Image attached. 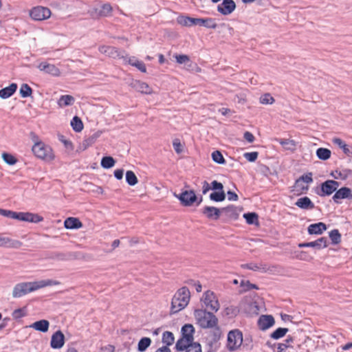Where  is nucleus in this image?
<instances>
[{
	"label": "nucleus",
	"instance_id": "obj_39",
	"mask_svg": "<svg viewBox=\"0 0 352 352\" xmlns=\"http://www.w3.org/2000/svg\"><path fill=\"white\" fill-rule=\"evenodd\" d=\"M243 217L246 220L247 223L252 224H257L258 216L255 212H248L243 214Z\"/></svg>",
	"mask_w": 352,
	"mask_h": 352
},
{
	"label": "nucleus",
	"instance_id": "obj_23",
	"mask_svg": "<svg viewBox=\"0 0 352 352\" xmlns=\"http://www.w3.org/2000/svg\"><path fill=\"white\" fill-rule=\"evenodd\" d=\"M200 25L204 26L210 29H215L217 27V24L215 21L214 19L212 18H206V19H199L195 18V25Z\"/></svg>",
	"mask_w": 352,
	"mask_h": 352
},
{
	"label": "nucleus",
	"instance_id": "obj_9",
	"mask_svg": "<svg viewBox=\"0 0 352 352\" xmlns=\"http://www.w3.org/2000/svg\"><path fill=\"white\" fill-rule=\"evenodd\" d=\"M240 310L248 314H258V306L250 297H245L239 303Z\"/></svg>",
	"mask_w": 352,
	"mask_h": 352
},
{
	"label": "nucleus",
	"instance_id": "obj_18",
	"mask_svg": "<svg viewBox=\"0 0 352 352\" xmlns=\"http://www.w3.org/2000/svg\"><path fill=\"white\" fill-rule=\"evenodd\" d=\"M38 68L40 71L44 72L53 76H59L60 75V69L53 64L42 62L38 65Z\"/></svg>",
	"mask_w": 352,
	"mask_h": 352
},
{
	"label": "nucleus",
	"instance_id": "obj_32",
	"mask_svg": "<svg viewBox=\"0 0 352 352\" xmlns=\"http://www.w3.org/2000/svg\"><path fill=\"white\" fill-rule=\"evenodd\" d=\"M332 142L342 149L344 154L347 156H352V150L349 148V146L340 138H333Z\"/></svg>",
	"mask_w": 352,
	"mask_h": 352
},
{
	"label": "nucleus",
	"instance_id": "obj_8",
	"mask_svg": "<svg viewBox=\"0 0 352 352\" xmlns=\"http://www.w3.org/2000/svg\"><path fill=\"white\" fill-rule=\"evenodd\" d=\"M339 186V182L329 179L321 184L320 189L316 193L320 197L329 196L336 192Z\"/></svg>",
	"mask_w": 352,
	"mask_h": 352
},
{
	"label": "nucleus",
	"instance_id": "obj_38",
	"mask_svg": "<svg viewBox=\"0 0 352 352\" xmlns=\"http://www.w3.org/2000/svg\"><path fill=\"white\" fill-rule=\"evenodd\" d=\"M115 164V160L111 156L103 157L100 162L101 166L104 168H112Z\"/></svg>",
	"mask_w": 352,
	"mask_h": 352
},
{
	"label": "nucleus",
	"instance_id": "obj_42",
	"mask_svg": "<svg viewBox=\"0 0 352 352\" xmlns=\"http://www.w3.org/2000/svg\"><path fill=\"white\" fill-rule=\"evenodd\" d=\"M313 182L312 179V173H308L307 174L302 175L296 181V186H300L302 182L306 184H310Z\"/></svg>",
	"mask_w": 352,
	"mask_h": 352
},
{
	"label": "nucleus",
	"instance_id": "obj_24",
	"mask_svg": "<svg viewBox=\"0 0 352 352\" xmlns=\"http://www.w3.org/2000/svg\"><path fill=\"white\" fill-rule=\"evenodd\" d=\"M243 268L251 270L253 271H261L263 272H273L274 266L267 267L266 265H258L256 263H247L241 265Z\"/></svg>",
	"mask_w": 352,
	"mask_h": 352
},
{
	"label": "nucleus",
	"instance_id": "obj_45",
	"mask_svg": "<svg viewBox=\"0 0 352 352\" xmlns=\"http://www.w3.org/2000/svg\"><path fill=\"white\" fill-rule=\"evenodd\" d=\"M329 236L332 244L337 245L340 243L341 234L338 230L335 229L329 232Z\"/></svg>",
	"mask_w": 352,
	"mask_h": 352
},
{
	"label": "nucleus",
	"instance_id": "obj_47",
	"mask_svg": "<svg viewBox=\"0 0 352 352\" xmlns=\"http://www.w3.org/2000/svg\"><path fill=\"white\" fill-rule=\"evenodd\" d=\"M239 307H238L233 305L227 307L224 310L225 315L228 316L229 318L235 317L239 314Z\"/></svg>",
	"mask_w": 352,
	"mask_h": 352
},
{
	"label": "nucleus",
	"instance_id": "obj_25",
	"mask_svg": "<svg viewBox=\"0 0 352 352\" xmlns=\"http://www.w3.org/2000/svg\"><path fill=\"white\" fill-rule=\"evenodd\" d=\"M221 213L232 219H236L239 215L240 210L233 205H230L227 207L221 208Z\"/></svg>",
	"mask_w": 352,
	"mask_h": 352
},
{
	"label": "nucleus",
	"instance_id": "obj_20",
	"mask_svg": "<svg viewBox=\"0 0 352 352\" xmlns=\"http://www.w3.org/2000/svg\"><path fill=\"white\" fill-rule=\"evenodd\" d=\"M65 336L60 331H56L52 336L50 346L52 349H58L63 346Z\"/></svg>",
	"mask_w": 352,
	"mask_h": 352
},
{
	"label": "nucleus",
	"instance_id": "obj_12",
	"mask_svg": "<svg viewBox=\"0 0 352 352\" xmlns=\"http://www.w3.org/2000/svg\"><path fill=\"white\" fill-rule=\"evenodd\" d=\"M129 85L137 91L144 94L153 93V89L147 83L138 80H132Z\"/></svg>",
	"mask_w": 352,
	"mask_h": 352
},
{
	"label": "nucleus",
	"instance_id": "obj_43",
	"mask_svg": "<svg viewBox=\"0 0 352 352\" xmlns=\"http://www.w3.org/2000/svg\"><path fill=\"white\" fill-rule=\"evenodd\" d=\"M126 182L129 186H135L138 184V179L132 170H127L126 172Z\"/></svg>",
	"mask_w": 352,
	"mask_h": 352
},
{
	"label": "nucleus",
	"instance_id": "obj_15",
	"mask_svg": "<svg viewBox=\"0 0 352 352\" xmlns=\"http://www.w3.org/2000/svg\"><path fill=\"white\" fill-rule=\"evenodd\" d=\"M22 246L20 241L4 236L0 234V248L19 249Z\"/></svg>",
	"mask_w": 352,
	"mask_h": 352
},
{
	"label": "nucleus",
	"instance_id": "obj_6",
	"mask_svg": "<svg viewBox=\"0 0 352 352\" xmlns=\"http://www.w3.org/2000/svg\"><path fill=\"white\" fill-rule=\"evenodd\" d=\"M201 301L206 307L214 312H217L220 308V304L216 294L210 290H207L204 293Z\"/></svg>",
	"mask_w": 352,
	"mask_h": 352
},
{
	"label": "nucleus",
	"instance_id": "obj_60",
	"mask_svg": "<svg viewBox=\"0 0 352 352\" xmlns=\"http://www.w3.org/2000/svg\"><path fill=\"white\" fill-rule=\"evenodd\" d=\"M258 155L257 152H250L244 153L243 156L248 161L253 162L257 159Z\"/></svg>",
	"mask_w": 352,
	"mask_h": 352
},
{
	"label": "nucleus",
	"instance_id": "obj_21",
	"mask_svg": "<svg viewBox=\"0 0 352 352\" xmlns=\"http://www.w3.org/2000/svg\"><path fill=\"white\" fill-rule=\"evenodd\" d=\"M275 323L274 318L271 315H263L258 320V325L261 330H266Z\"/></svg>",
	"mask_w": 352,
	"mask_h": 352
},
{
	"label": "nucleus",
	"instance_id": "obj_11",
	"mask_svg": "<svg viewBox=\"0 0 352 352\" xmlns=\"http://www.w3.org/2000/svg\"><path fill=\"white\" fill-rule=\"evenodd\" d=\"M175 196L180 201L184 206H191L196 202L198 197L192 190H184L179 195L175 194Z\"/></svg>",
	"mask_w": 352,
	"mask_h": 352
},
{
	"label": "nucleus",
	"instance_id": "obj_19",
	"mask_svg": "<svg viewBox=\"0 0 352 352\" xmlns=\"http://www.w3.org/2000/svg\"><path fill=\"white\" fill-rule=\"evenodd\" d=\"M201 213L208 219L217 220L219 219L221 210L214 206H205L201 209Z\"/></svg>",
	"mask_w": 352,
	"mask_h": 352
},
{
	"label": "nucleus",
	"instance_id": "obj_44",
	"mask_svg": "<svg viewBox=\"0 0 352 352\" xmlns=\"http://www.w3.org/2000/svg\"><path fill=\"white\" fill-rule=\"evenodd\" d=\"M175 338L173 333L170 331H165L162 335V342L166 344V346L172 345L174 342Z\"/></svg>",
	"mask_w": 352,
	"mask_h": 352
},
{
	"label": "nucleus",
	"instance_id": "obj_5",
	"mask_svg": "<svg viewBox=\"0 0 352 352\" xmlns=\"http://www.w3.org/2000/svg\"><path fill=\"white\" fill-rule=\"evenodd\" d=\"M32 150L34 154L38 158L52 160L54 157L52 148L42 142L35 143Z\"/></svg>",
	"mask_w": 352,
	"mask_h": 352
},
{
	"label": "nucleus",
	"instance_id": "obj_7",
	"mask_svg": "<svg viewBox=\"0 0 352 352\" xmlns=\"http://www.w3.org/2000/svg\"><path fill=\"white\" fill-rule=\"evenodd\" d=\"M113 10L111 6L109 3L103 4L100 8H91L88 10V14L91 18L94 19H98L102 17H107L111 15Z\"/></svg>",
	"mask_w": 352,
	"mask_h": 352
},
{
	"label": "nucleus",
	"instance_id": "obj_4",
	"mask_svg": "<svg viewBox=\"0 0 352 352\" xmlns=\"http://www.w3.org/2000/svg\"><path fill=\"white\" fill-rule=\"evenodd\" d=\"M243 343V333L239 329L229 331L227 338V347L230 351L237 350Z\"/></svg>",
	"mask_w": 352,
	"mask_h": 352
},
{
	"label": "nucleus",
	"instance_id": "obj_2",
	"mask_svg": "<svg viewBox=\"0 0 352 352\" xmlns=\"http://www.w3.org/2000/svg\"><path fill=\"white\" fill-rule=\"evenodd\" d=\"M194 316L197 320V323L201 328H214V340H217L221 337V330L218 327V318L215 315L206 309H199L195 310Z\"/></svg>",
	"mask_w": 352,
	"mask_h": 352
},
{
	"label": "nucleus",
	"instance_id": "obj_35",
	"mask_svg": "<svg viewBox=\"0 0 352 352\" xmlns=\"http://www.w3.org/2000/svg\"><path fill=\"white\" fill-rule=\"evenodd\" d=\"M192 342V340H189L186 338L182 337L179 340H177L175 344V348L177 351H184L187 349L188 345Z\"/></svg>",
	"mask_w": 352,
	"mask_h": 352
},
{
	"label": "nucleus",
	"instance_id": "obj_31",
	"mask_svg": "<svg viewBox=\"0 0 352 352\" xmlns=\"http://www.w3.org/2000/svg\"><path fill=\"white\" fill-rule=\"evenodd\" d=\"M17 85L16 83H12L8 87L0 89V98L6 99L14 94L16 91Z\"/></svg>",
	"mask_w": 352,
	"mask_h": 352
},
{
	"label": "nucleus",
	"instance_id": "obj_51",
	"mask_svg": "<svg viewBox=\"0 0 352 352\" xmlns=\"http://www.w3.org/2000/svg\"><path fill=\"white\" fill-rule=\"evenodd\" d=\"M212 160L219 164H223L226 163L224 157H223L221 153L219 151H215L212 153Z\"/></svg>",
	"mask_w": 352,
	"mask_h": 352
},
{
	"label": "nucleus",
	"instance_id": "obj_13",
	"mask_svg": "<svg viewBox=\"0 0 352 352\" xmlns=\"http://www.w3.org/2000/svg\"><path fill=\"white\" fill-rule=\"evenodd\" d=\"M16 219L22 221L38 223V222L42 221L43 220V218L37 214L21 212H17Z\"/></svg>",
	"mask_w": 352,
	"mask_h": 352
},
{
	"label": "nucleus",
	"instance_id": "obj_50",
	"mask_svg": "<svg viewBox=\"0 0 352 352\" xmlns=\"http://www.w3.org/2000/svg\"><path fill=\"white\" fill-rule=\"evenodd\" d=\"M19 92L21 97L27 98L32 95V89L28 84H22Z\"/></svg>",
	"mask_w": 352,
	"mask_h": 352
},
{
	"label": "nucleus",
	"instance_id": "obj_30",
	"mask_svg": "<svg viewBox=\"0 0 352 352\" xmlns=\"http://www.w3.org/2000/svg\"><path fill=\"white\" fill-rule=\"evenodd\" d=\"M276 141H277L286 151H294L296 148L297 144L294 140L276 139Z\"/></svg>",
	"mask_w": 352,
	"mask_h": 352
},
{
	"label": "nucleus",
	"instance_id": "obj_16",
	"mask_svg": "<svg viewBox=\"0 0 352 352\" xmlns=\"http://www.w3.org/2000/svg\"><path fill=\"white\" fill-rule=\"evenodd\" d=\"M327 245H328L327 238L321 237L314 241L299 243L298 247H300V248H314L317 250H320V249L327 248Z\"/></svg>",
	"mask_w": 352,
	"mask_h": 352
},
{
	"label": "nucleus",
	"instance_id": "obj_22",
	"mask_svg": "<svg viewBox=\"0 0 352 352\" xmlns=\"http://www.w3.org/2000/svg\"><path fill=\"white\" fill-rule=\"evenodd\" d=\"M332 198L336 203H338L342 199L352 198V190L347 187H342L336 190Z\"/></svg>",
	"mask_w": 352,
	"mask_h": 352
},
{
	"label": "nucleus",
	"instance_id": "obj_29",
	"mask_svg": "<svg viewBox=\"0 0 352 352\" xmlns=\"http://www.w3.org/2000/svg\"><path fill=\"white\" fill-rule=\"evenodd\" d=\"M295 205L298 208L305 210H311L314 208V203L308 197H304L298 199L295 203Z\"/></svg>",
	"mask_w": 352,
	"mask_h": 352
},
{
	"label": "nucleus",
	"instance_id": "obj_27",
	"mask_svg": "<svg viewBox=\"0 0 352 352\" xmlns=\"http://www.w3.org/2000/svg\"><path fill=\"white\" fill-rule=\"evenodd\" d=\"M326 230V224L322 222H319L309 225L307 231L309 234H321Z\"/></svg>",
	"mask_w": 352,
	"mask_h": 352
},
{
	"label": "nucleus",
	"instance_id": "obj_55",
	"mask_svg": "<svg viewBox=\"0 0 352 352\" xmlns=\"http://www.w3.org/2000/svg\"><path fill=\"white\" fill-rule=\"evenodd\" d=\"M186 352H201V346L198 342H193V341L188 345L185 350Z\"/></svg>",
	"mask_w": 352,
	"mask_h": 352
},
{
	"label": "nucleus",
	"instance_id": "obj_36",
	"mask_svg": "<svg viewBox=\"0 0 352 352\" xmlns=\"http://www.w3.org/2000/svg\"><path fill=\"white\" fill-rule=\"evenodd\" d=\"M331 152L329 149L325 148H319L316 151V155L318 159L327 160L330 158Z\"/></svg>",
	"mask_w": 352,
	"mask_h": 352
},
{
	"label": "nucleus",
	"instance_id": "obj_52",
	"mask_svg": "<svg viewBox=\"0 0 352 352\" xmlns=\"http://www.w3.org/2000/svg\"><path fill=\"white\" fill-rule=\"evenodd\" d=\"M2 158L8 165H14L17 162V160L14 155L7 153H3L2 154Z\"/></svg>",
	"mask_w": 352,
	"mask_h": 352
},
{
	"label": "nucleus",
	"instance_id": "obj_14",
	"mask_svg": "<svg viewBox=\"0 0 352 352\" xmlns=\"http://www.w3.org/2000/svg\"><path fill=\"white\" fill-rule=\"evenodd\" d=\"M99 52L106 56L112 58H123L124 56L122 53L115 47L113 46H100Z\"/></svg>",
	"mask_w": 352,
	"mask_h": 352
},
{
	"label": "nucleus",
	"instance_id": "obj_28",
	"mask_svg": "<svg viewBox=\"0 0 352 352\" xmlns=\"http://www.w3.org/2000/svg\"><path fill=\"white\" fill-rule=\"evenodd\" d=\"M64 226L67 229H78L82 227V223L78 218L68 217L65 220Z\"/></svg>",
	"mask_w": 352,
	"mask_h": 352
},
{
	"label": "nucleus",
	"instance_id": "obj_59",
	"mask_svg": "<svg viewBox=\"0 0 352 352\" xmlns=\"http://www.w3.org/2000/svg\"><path fill=\"white\" fill-rule=\"evenodd\" d=\"M175 58L176 59V61L179 64H186L190 62V58L188 56L185 54H176L175 56Z\"/></svg>",
	"mask_w": 352,
	"mask_h": 352
},
{
	"label": "nucleus",
	"instance_id": "obj_10",
	"mask_svg": "<svg viewBox=\"0 0 352 352\" xmlns=\"http://www.w3.org/2000/svg\"><path fill=\"white\" fill-rule=\"evenodd\" d=\"M51 10L46 7L36 6L30 11V17L34 21L47 19L51 16Z\"/></svg>",
	"mask_w": 352,
	"mask_h": 352
},
{
	"label": "nucleus",
	"instance_id": "obj_46",
	"mask_svg": "<svg viewBox=\"0 0 352 352\" xmlns=\"http://www.w3.org/2000/svg\"><path fill=\"white\" fill-rule=\"evenodd\" d=\"M151 340L149 338H142L138 342V349L140 352L144 351L151 344Z\"/></svg>",
	"mask_w": 352,
	"mask_h": 352
},
{
	"label": "nucleus",
	"instance_id": "obj_48",
	"mask_svg": "<svg viewBox=\"0 0 352 352\" xmlns=\"http://www.w3.org/2000/svg\"><path fill=\"white\" fill-rule=\"evenodd\" d=\"M294 339L291 336H288L287 339L285 340V342L278 343L277 346L278 352H285V351L291 346L290 343L293 342Z\"/></svg>",
	"mask_w": 352,
	"mask_h": 352
},
{
	"label": "nucleus",
	"instance_id": "obj_64",
	"mask_svg": "<svg viewBox=\"0 0 352 352\" xmlns=\"http://www.w3.org/2000/svg\"><path fill=\"white\" fill-rule=\"evenodd\" d=\"M188 283L189 285H195V289H196V291H197V292H200L201 291L202 286H201V285L200 284V283H199V282H198V281H197V282H196V281H195V280H190L188 282Z\"/></svg>",
	"mask_w": 352,
	"mask_h": 352
},
{
	"label": "nucleus",
	"instance_id": "obj_61",
	"mask_svg": "<svg viewBox=\"0 0 352 352\" xmlns=\"http://www.w3.org/2000/svg\"><path fill=\"white\" fill-rule=\"evenodd\" d=\"M211 189L213 190L222 191L223 190V186L221 183L214 180L211 183Z\"/></svg>",
	"mask_w": 352,
	"mask_h": 352
},
{
	"label": "nucleus",
	"instance_id": "obj_53",
	"mask_svg": "<svg viewBox=\"0 0 352 352\" xmlns=\"http://www.w3.org/2000/svg\"><path fill=\"white\" fill-rule=\"evenodd\" d=\"M129 64L135 67L138 69L143 73L146 72V68L145 64L140 60H135V62H132L131 60L129 61Z\"/></svg>",
	"mask_w": 352,
	"mask_h": 352
},
{
	"label": "nucleus",
	"instance_id": "obj_34",
	"mask_svg": "<svg viewBox=\"0 0 352 352\" xmlns=\"http://www.w3.org/2000/svg\"><path fill=\"white\" fill-rule=\"evenodd\" d=\"M74 98L70 95L61 96L58 101V104L60 107L70 106L74 102Z\"/></svg>",
	"mask_w": 352,
	"mask_h": 352
},
{
	"label": "nucleus",
	"instance_id": "obj_49",
	"mask_svg": "<svg viewBox=\"0 0 352 352\" xmlns=\"http://www.w3.org/2000/svg\"><path fill=\"white\" fill-rule=\"evenodd\" d=\"M289 329L287 328H278L276 329L272 334L271 338L275 340H278L280 338H283L285 336V334L288 332Z\"/></svg>",
	"mask_w": 352,
	"mask_h": 352
},
{
	"label": "nucleus",
	"instance_id": "obj_40",
	"mask_svg": "<svg viewBox=\"0 0 352 352\" xmlns=\"http://www.w3.org/2000/svg\"><path fill=\"white\" fill-rule=\"evenodd\" d=\"M210 199L212 201L220 202L223 201L226 199V194L223 190L222 191H214L210 195Z\"/></svg>",
	"mask_w": 352,
	"mask_h": 352
},
{
	"label": "nucleus",
	"instance_id": "obj_62",
	"mask_svg": "<svg viewBox=\"0 0 352 352\" xmlns=\"http://www.w3.org/2000/svg\"><path fill=\"white\" fill-rule=\"evenodd\" d=\"M173 148H174V149H175L176 153H180L182 151V150L181 148L182 144H181L180 142L178 140H174L173 143Z\"/></svg>",
	"mask_w": 352,
	"mask_h": 352
},
{
	"label": "nucleus",
	"instance_id": "obj_17",
	"mask_svg": "<svg viewBox=\"0 0 352 352\" xmlns=\"http://www.w3.org/2000/svg\"><path fill=\"white\" fill-rule=\"evenodd\" d=\"M236 8V4L233 0H223L218 5L217 11L223 15L231 14Z\"/></svg>",
	"mask_w": 352,
	"mask_h": 352
},
{
	"label": "nucleus",
	"instance_id": "obj_58",
	"mask_svg": "<svg viewBox=\"0 0 352 352\" xmlns=\"http://www.w3.org/2000/svg\"><path fill=\"white\" fill-rule=\"evenodd\" d=\"M0 214L10 219H16L17 212L9 210L0 208Z\"/></svg>",
	"mask_w": 352,
	"mask_h": 352
},
{
	"label": "nucleus",
	"instance_id": "obj_1",
	"mask_svg": "<svg viewBox=\"0 0 352 352\" xmlns=\"http://www.w3.org/2000/svg\"><path fill=\"white\" fill-rule=\"evenodd\" d=\"M58 284V281L52 279L19 283L13 287L12 296L13 298H19L39 289Z\"/></svg>",
	"mask_w": 352,
	"mask_h": 352
},
{
	"label": "nucleus",
	"instance_id": "obj_41",
	"mask_svg": "<svg viewBox=\"0 0 352 352\" xmlns=\"http://www.w3.org/2000/svg\"><path fill=\"white\" fill-rule=\"evenodd\" d=\"M71 126H72L74 131L76 132H80L83 129V124L81 120L78 117L75 116L71 121Z\"/></svg>",
	"mask_w": 352,
	"mask_h": 352
},
{
	"label": "nucleus",
	"instance_id": "obj_56",
	"mask_svg": "<svg viewBox=\"0 0 352 352\" xmlns=\"http://www.w3.org/2000/svg\"><path fill=\"white\" fill-rule=\"evenodd\" d=\"M26 315L25 308H19L13 311L12 316L14 319H19L24 317Z\"/></svg>",
	"mask_w": 352,
	"mask_h": 352
},
{
	"label": "nucleus",
	"instance_id": "obj_54",
	"mask_svg": "<svg viewBox=\"0 0 352 352\" xmlns=\"http://www.w3.org/2000/svg\"><path fill=\"white\" fill-rule=\"evenodd\" d=\"M274 98L270 94H265L260 98V102L263 104H271L274 102Z\"/></svg>",
	"mask_w": 352,
	"mask_h": 352
},
{
	"label": "nucleus",
	"instance_id": "obj_37",
	"mask_svg": "<svg viewBox=\"0 0 352 352\" xmlns=\"http://www.w3.org/2000/svg\"><path fill=\"white\" fill-rule=\"evenodd\" d=\"M177 22L182 25L190 27L195 25V18L182 16L178 17Z\"/></svg>",
	"mask_w": 352,
	"mask_h": 352
},
{
	"label": "nucleus",
	"instance_id": "obj_26",
	"mask_svg": "<svg viewBox=\"0 0 352 352\" xmlns=\"http://www.w3.org/2000/svg\"><path fill=\"white\" fill-rule=\"evenodd\" d=\"M50 327V322L47 320H41L34 322V323L29 325L30 328L34 329L38 331L45 333L48 331Z\"/></svg>",
	"mask_w": 352,
	"mask_h": 352
},
{
	"label": "nucleus",
	"instance_id": "obj_3",
	"mask_svg": "<svg viewBox=\"0 0 352 352\" xmlns=\"http://www.w3.org/2000/svg\"><path fill=\"white\" fill-rule=\"evenodd\" d=\"M190 293L186 287L179 289L175 294L171 302V312L176 314L184 309L189 303Z\"/></svg>",
	"mask_w": 352,
	"mask_h": 352
},
{
	"label": "nucleus",
	"instance_id": "obj_63",
	"mask_svg": "<svg viewBox=\"0 0 352 352\" xmlns=\"http://www.w3.org/2000/svg\"><path fill=\"white\" fill-rule=\"evenodd\" d=\"M243 138L250 143L253 142L254 140V136L252 133L249 131H246L244 133Z\"/></svg>",
	"mask_w": 352,
	"mask_h": 352
},
{
	"label": "nucleus",
	"instance_id": "obj_33",
	"mask_svg": "<svg viewBox=\"0 0 352 352\" xmlns=\"http://www.w3.org/2000/svg\"><path fill=\"white\" fill-rule=\"evenodd\" d=\"M195 333L194 327L192 324H186L182 328V335L183 338H188L193 341V334Z\"/></svg>",
	"mask_w": 352,
	"mask_h": 352
},
{
	"label": "nucleus",
	"instance_id": "obj_57",
	"mask_svg": "<svg viewBox=\"0 0 352 352\" xmlns=\"http://www.w3.org/2000/svg\"><path fill=\"white\" fill-rule=\"evenodd\" d=\"M336 173L338 175H333V173H331V175L336 178V179H339V178H341V179H346L347 177V176L349 175V173H351V170H348V169H344V170H342V171H338V170H336Z\"/></svg>",
	"mask_w": 352,
	"mask_h": 352
}]
</instances>
